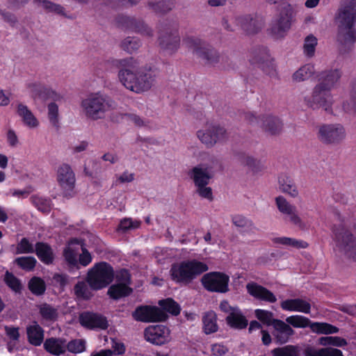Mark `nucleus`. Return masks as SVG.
<instances>
[{
    "label": "nucleus",
    "instance_id": "nucleus-1",
    "mask_svg": "<svg viewBox=\"0 0 356 356\" xmlns=\"http://www.w3.org/2000/svg\"><path fill=\"white\" fill-rule=\"evenodd\" d=\"M118 63L122 67L118 73L119 79L128 90L141 93L154 85L159 74L156 69L149 67L138 70L140 63L133 57L121 59Z\"/></svg>",
    "mask_w": 356,
    "mask_h": 356
},
{
    "label": "nucleus",
    "instance_id": "nucleus-2",
    "mask_svg": "<svg viewBox=\"0 0 356 356\" xmlns=\"http://www.w3.org/2000/svg\"><path fill=\"white\" fill-rule=\"evenodd\" d=\"M318 76L320 83L314 87L312 95L305 97V100L307 105L313 109L322 107L326 112L332 113L331 90L341 78V72L339 70H331L321 72Z\"/></svg>",
    "mask_w": 356,
    "mask_h": 356
},
{
    "label": "nucleus",
    "instance_id": "nucleus-3",
    "mask_svg": "<svg viewBox=\"0 0 356 356\" xmlns=\"http://www.w3.org/2000/svg\"><path fill=\"white\" fill-rule=\"evenodd\" d=\"M336 19L339 22V39L346 44H353L356 42V0L341 1Z\"/></svg>",
    "mask_w": 356,
    "mask_h": 356
},
{
    "label": "nucleus",
    "instance_id": "nucleus-4",
    "mask_svg": "<svg viewBox=\"0 0 356 356\" xmlns=\"http://www.w3.org/2000/svg\"><path fill=\"white\" fill-rule=\"evenodd\" d=\"M208 270L209 267L206 263L193 259L172 264L170 275L171 280L175 282L188 284Z\"/></svg>",
    "mask_w": 356,
    "mask_h": 356
},
{
    "label": "nucleus",
    "instance_id": "nucleus-5",
    "mask_svg": "<svg viewBox=\"0 0 356 356\" xmlns=\"http://www.w3.org/2000/svg\"><path fill=\"white\" fill-rule=\"evenodd\" d=\"M114 277L113 266L106 261H100L88 270L86 280L92 290L99 291L108 286Z\"/></svg>",
    "mask_w": 356,
    "mask_h": 356
},
{
    "label": "nucleus",
    "instance_id": "nucleus-6",
    "mask_svg": "<svg viewBox=\"0 0 356 356\" xmlns=\"http://www.w3.org/2000/svg\"><path fill=\"white\" fill-rule=\"evenodd\" d=\"M263 25L262 20L256 15L227 16L222 19V26L228 31H234L240 27L246 34L258 33Z\"/></svg>",
    "mask_w": 356,
    "mask_h": 356
},
{
    "label": "nucleus",
    "instance_id": "nucleus-7",
    "mask_svg": "<svg viewBox=\"0 0 356 356\" xmlns=\"http://www.w3.org/2000/svg\"><path fill=\"white\" fill-rule=\"evenodd\" d=\"M177 22H165L161 23L159 26V43L164 51L173 54L179 47L180 37Z\"/></svg>",
    "mask_w": 356,
    "mask_h": 356
},
{
    "label": "nucleus",
    "instance_id": "nucleus-8",
    "mask_svg": "<svg viewBox=\"0 0 356 356\" xmlns=\"http://www.w3.org/2000/svg\"><path fill=\"white\" fill-rule=\"evenodd\" d=\"M81 106L88 118L97 120L102 118L106 111L114 108L115 102L106 96L96 93L83 99Z\"/></svg>",
    "mask_w": 356,
    "mask_h": 356
},
{
    "label": "nucleus",
    "instance_id": "nucleus-9",
    "mask_svg": "<svg viewBox=\"0 0 356 356\" xmlns=\"http://www.w3.org/2000/svg\"><path fill=\"white\" fill-rule=\"evenodd\" d=\"M248 57L249 63L253 67L261 69L270 77L277 76L274 60L269 54L267 47L257 46L252 48Z\"/></svg>",
    "mask_w": 356,
    "mask_h": 356
},
{
    "label": "nucleus",
    "instance_id": "nucleus-10",
    "mask_svg": "<svg viewBox=\"0 0 356 356\" xmlns=\"http://www.w3.org/2000/svg\"><path fill=\"white\" fill-rule=\"evenodd\" d=\"M192 179L195 188L196 193L202 198L209 200H213V192L211 187L208 186L213 175L207 168H202V165L193 167L188 173Z\"/></svg>",
    "mask_w": 356,
    "mask_h": 356
},
{
    "label": "nucleus",
    "instance_id": "nucleus-11",
    "mask_svg": "<svg viewBox=\"0 0 356 356\" xmlns=\"http://www.w3.org/2000/svg\"><path fill=\"white\" fill-rule=\"evenodd\" d=\"M293 18V9L291 5L288 3H282L277 16L271 24V35L275 38L284 37L291 29Z\"/></svg>",
    "mask_w": 356,
    "mask_h": 356
},
{
    "label": "nucleus",
    "instance_id": "nucleus-12",
    "mask_svg": "<svg viewBox=\"0 0 356 356\" xmlns=\"http://www.w3.org/2000/svg\"><path fill=\"white\" fill-rule=\"evenodd\" d=\"M183 43L189 49H193L197 56L204 60L207 64L213 65L219 61L218 52L209 44L194 37L184 38Z\"/></svg>",
    "mask_w": 356,
    "mask_h": 356
},
{
    "label": "nucleus",
    "instance_id": "nucleus-13",
    "mask_svg": "<svg viewBox=\"0 0 356 356\" xmlns=\"http://www.w3.org/2000/svg\"><path fill=\"white\" fill-rule=\"evenodd\" d=\"M334 240L337 246L345 254L356 261V239L343 225L333 227Z\"/></svg>",
    "mask_w": 356,
    "mask_h": 356
},
{
    "label": "nucleus",
    "instance_id": "nucleus-14",
    "mask_svg": "<svg viewBox=\"0 0 356 356\" xmlns=\"http://www.w3.org/2000/svg\"><path fill=\"white\" fill-rule=\"evenodd\" d=\"M346 130L341 124H324L319 127L318 140L326 145H338L346 138Z\"/></svg>",
    "mask_w": 356,
    "mask_h": 356
},
{
    "label": "nucleus",
    "instance_id": "nucleus-15",
    "mask_svg": "<svg viewBox=\"0 0 356 356\" xmlns=\"http://www.w3.org/2000/svg\"><path fill=\"white\" fill-rule=\"evenodd\" d=\"M229 277L221 272H210L203 275L201 282L210 292L225 293L229 291Z\"/></svg>",
    "mask_w": 356,
    "mask_h": 356
},
{
    "label": "nucleus",
    "instance_id": "nucleus-16",
    "mask_svg": "<svg viewBox=\"0 0 356 356\" xmlns=\"http://www.w3.org/2000/svg\"><path fill=\"white\" fill-rule=\"evenodd\" d=\"M244 118L249 124L260 126L266 132L270 135L279 134L282 129V122L275 116L264 115L262 118H260L248 112L244 114Z\"/></svg>",
    "mask_w": 356,
    "mask_h": 356
},
{
    "label": "nucleus",
    "instance_id": "nucleus-17",
    "mask_svg": "<svg viewBox=\"0 0 356 356\" xmlns=\"http://www.w3.org/2000/svg\"><path fill=\"white\" fill-rule=\"evenodd\" d=\"M132 316L136 321L140 322H161L168 318L165 312L160 308L148 305L137 307L132 313Z\"/></svg>",
    "mask_w": 356,
    "mask_h": 356
},
{
    "label": "nucleus",
    "instance_id": "nucleus-18",
    "mask_svg": "<svg viewBox=\"0 0 356 356\" xmlns=\"http://www.w3.org/2000/svg\"><path fill=\"white\" fill-rule=\"evenodd\" d=\"M57 180L64 196L72 197L74 194L75 175L70 165L63 163L58 169Z\"/></svg>",
    "mask_w": 356,
    "mask_h": 356
},
{
    "label": "nucleus",
    "instance_id": "nucleus-19",
    "mask_svg": "<svg viewBox=\"0 0 356 356\" xmlns=\"http://www.w3.org/2000/svg\"><path fill=\"white\" fill-rule=\"evenodd\" d=\"M115 22L118 26L122 29L136 32L143 35L149 37L153 35L152 29L141 19L126 15H119L116 17Z\"/></svg>",
    "mask_w": 356,
    "mask_h": 356
},
{
    "label": "nucleus",
    "instance_id": "nucleus-20",
    "mask_svg": "<svg viewBox=\"0 0 356 356\" xmlns=\"http://www.w3.org/2000/svg\"><path fill=\"white\" fill-rule=\"evenodd\" d=\"M79 321L81 326L90 330H105L109 325L106 316L89 311L81 313Z\"/></svg>",
    "mask_w": 356,
    "mask_h": 356
},
{
    "label": "nucleus",
    "instance_id": "nucleus-21",
    "mask_svg": "<svg viewBox=\"0 0 356 356\" xmlns=\"http://www.w3.org/2000/svg\"><path fill=\"white\" fill-rule=\"evenodd\" d=\"M197 136L202 143L207 147H212L217 142L225 140L227 137V133L223 127L211 124L205 130L197 131Z\"/></svg>",
    "mask_w": 356,
    "mask_h": 356
},
{
    "label": "nucleus",
    "instance_id": "nucleus-22",
    "mask_svg": "<svg viewBox=\"0 0 356 356\" xmlns=\"http://www.w3.org/2000/svg\"><path fill=\"white\" fill-rule=\"evenodd\" d=\"M144 337L147 341L161 346L168 342L170 339V330L163 325H149L145 329Z\"/></svg>",
    "mask_w": 356,
    "mask_h": 356
},
{
    "label": "nucleus",
    "instance_id": "nucleus-23",
    "mask_svg": "<svg viewBox=\"0 0 356 356\" xmlns=\"http://www.w3.org/2000/svg\"><path fill=\"white\" fill-rule=\"evenodd\" d=\"M277 207L280 213L289 217L290 222L301 230L307 228V225L297 214L296 207L291 204L283 196L275 198Z\"/></svg>",
    "mask_w": 356,
    "mask_h": 356
},
{
    "label": "nucleus",
    "instance_id": "nucleus-24",
    "mask_svg": "<svg viewBox=\"0 0 356 356\" xmlns=\"http://www.w3.org/2000/svg\"><path fill=\"white\" fill-rule=\"evenodd\" d=\"M295 330L285 321L278 319L275 321L272 335L276 344L284 345L291 341L295 335Z\"/></svg>",
    "mask_w": 356,
    "mask_h": 356
},
{
    "label": "nucleus",
    "instance_id": "nucleus-25",
    "mask_svg": "<svg viewBox=\"0 0 356 356\" xmlns=\"http://www.w3.org/2000/svg\"><path fill=\"white\" fill-rule=\"evenodd\" d=\"M246 289L248 293L257 300L269 303H275L277 301V298L273 292L256 282L248 283Z\"/></svg>",
    "mask_w": 356,
    "mask_h": 356
},
{
    "label": "nucleus",
    "instance_id": "nucleus-26",
    "mask_svg": "<svg viewBox=\"0 0 356 356\" xmlns=\"http://www.w3.org/2000/svg\"><path fill=\"white\" fill-rule=\"evenodd\" d=\"M29 88L31 89V95L34 99L38 98L42 100L51 99L54 102L59 101L61 99V96L56 91L37 83L29 84Z\"/></svg>",
    "mask_w": 356,
    "mask_h": 356
},
{
    "label": "nucleus",
    "instance_id": "nucleus-27",
    "mask_svg": "<svg viewBox=\"0 0 356 356\" xmlns=\"http://www.w3.org/2000/svg\"><path fill=\"white\" fill-rule=\"evenodd\" d=\"M281 308L285 311L298 312L304 314H309L311 304L301 298L287 299L280 304Z\"/></svg>",
    "mask_w": 356,
    "mask_h": 356
},
{
    "label": "nucleus",
    "instance_id": "nucleus-28",
    "mask_svg": "<svg viewBox=\"0 0 356 356\" xmlns=\"http://www.w3.org/2000/svg\"><path fill=\"white\" fill-rule=\"evenodd\" d=\"M225 321L229 327L235 330L245 329L248 325V319L238 307H236L234 312L227 316Z\"/></svg>",
    "mask_w": 356,
    "mask_h": 356
},
{
    "label": "nucleus",
    "instance_id": "nucleus-29",
    "mask_svg": "<svg viewBox=\"0 0 356 356\" xmlns=\"http://www.w3.org/2000/svg\"><path fill=\"white\" fill-rule=\"evenodd\" d=\"M26 335L30 344L39 346L44 341V331L36 321H34L32 325L26 327Z\"/></svg>",
    "mask_w": 356,
    "mask_h": 356
},
{
    "label": "nucleus",
    "instance_id": "nucleus-30",
    "mask_svg": "<svg viewBox=\"0 0 356 356\" xmlns=\"http://www.w3.org/2000/svg\"><path fill=\"white\" fill-rule=\"evenodd\" d=\"M35 254L44 264L49 265L54 262V254L50 245L44 242H37L35 245Z\"/></svg>",
    "mask_w": 356,
    "mask_h": 356
},
{
    "label": "nucleus",
    "instance_id": "nucleus-31",
    "mask_svg": "<svg viewBox=\"0 0 356 356\" xmlns=\"http://www.w3.org/2000/svg\"><path fill=\"white\" fill-rule=\"evenodd\" d=\"M44 349L49 353L59 356L65 353V341L60 338H47L43 343Z\"/></svg>",
    "mask_w": 356,
    "mask_h": 356
},
{
    "label": "nucleus",
    "instance_id": "nucleus-32",
    "mask_svg": "<svg viewBox=\"0 0 356 356\" xmlns=\"http://www.w3.org/2000/svg\"><path fill=\"white\" fill-rule=\"evenodd\" d=\"M202 331L206 334H211L218 330L217 315L212 311H208L202 314Z\"/></svg>",
    "mask_w": 356,
    "mask_h": 356
},
{
    "label": "nucleus",
    "instance_id": "nucleus-33",
    "mask_svg": "<svg viewBox=\"0 0 356 356\" xmlns=\"http://www.w3.org/2000/svg\"><path fill=\"white\" fill-rule=\"evenodd\" d=\"M17 113L22 118L24 124L29 128H35L39 125L38 119L26 105L22 103L18 104Z\"/></svg>",
    "mask_w": 356,
    "mask_h": 356
},
{
    "label": "nucleus",
    "instance_id": "nucleus-34",
    "mask_svg": "<svg viewBox=\"0 0 356 356\" xmlns=\"http://www.w3.org/2000/svg\"><path fill=\"white\" fill-rule=\"evenodd\" d=\"M280 188L283 193L289 194L292 197H298L299 193L293 180L286 175H282L278 178Z\"/></svg>",
    "mask_w": 356,
    "mask_h": 356
},
{
    "label": "nucleus",
    "instance_id": "nucleus-35",
    "mask_svg": "<svg viewBox=\"0 0 356 356\" xmlns=\"http://www.w3.org/2000/svg\"><path fill=\"white\" fill-rule=\"evenodd\" d=\"M132 291V289L129 286L117 283L108 288L107 294L113 300H119L129 296Z\"/></svg>",
    "mask_w": 356,
    "mask_h": 356
},
{
    "label": "nucleus",
    "instance_id": "nucleus-36",
    "mask_svg": "<svg viewBox=\"0 0 356 356\" xmlns=\"http://www.w3.org/2000/svg\"><path fill=\"white\" fill-rule=\"evenodd\" d=\"M39 314L42 319L46 322L54 323L58 320V309L48 303H42L38 307Z\"/></svg>",
    "mask_w": 356,
    "mask_h": 356
},
{
    "label": "nucleus",
    "instance_id": "nucleus-37",
    "mask_svg": "<svg viewBox=\"0 0 356 356\" xmlns=\"http://www.w3.org/2000/svg\"><path fill=\"white\" fill-rule=\"evenodd\" d=\"M175 0H161L156 2L149 1L147 3V6L149 9L152 10L156 14H165L172 10L175 7Z\"/></svg>",
    "mask_w": 356,
    "mask_h": 356
},
{
    "label": "nucleus",
    "instance_id": "nucleus-38",
    "mask_svg": "<svg viewBox=\"0 0 356 356\" xmlns=\"http://www.w3.org/2000/svg\"><path fill=\"white\" fill-rule=\"evenodd\" d=\"M310 329L312 332L318 334H331L338 333L339 329L328 323L324 322H312Z\"/></svg>",
    "mask_w": 356,
    "mask_h": 356
},
{
    "label": "nucleus",
    "instance_id": "nucleus-39",
    "mask_svg": "<svg viewBox=\"0 0 356 356\" xmlns=\"http://www.w3.org/2000/svg\"><path fill=\"white\" fill-rule=\"evenodd\" d=\"M272 241L275 244L291 246L297 249H305L309 246L308 243L305 241L286 236L275 237L272 239Z\"/></svg>",
    "mask_w": 356,
    "mask_h": 356
},
{
    "label": "nucleus",
    "instance_id": "nucleus-40",
    "mask_svg": "<svg viewBox=\"0 0 356 356\" xmlns=\"http://www.w3.org/2000/svg\"><path fill=\"white\" fill-rule=\"evenodd\" d=\"M305 356H343L341 350L334 348H323L315 350L312 348H307L305 350Z\"/></svg>",
    "mask_w": 356,
    "mask_h": 356
},
{
    "label": "nucleus",
    "instance_id": "nucleus-41",
    "mask_svg": "<svg viewBox=\"0 0 356 356\" xmlns=\"http://www.w3.org/2000/svg\"><path fill=\"white\" fill-rule=\"evenodd\" d=\"M285 321L292 328H310L312 323L309 318L302 315H292L286 317Z\"/></svg>",
    "mask_w": 356,
    "mask_h": 356
},
{
    "label": "nucleus",
    "instance_id": "nucleus-42",
    "mask_svg": "<svg viewBox=\"0 0 356 356\" xmlns=\"http://www.w3.org/2000/svg\"><path fill=\"white\" fill-rule=\"evenodd\" d=\"M34 3L42 7L48 13H54L66 17L65 8L60 4L53 3L49 0H34Z\"/></svg>",
    "mask_w": 356,
    "mask_h": 356
},
{
    "label": "nucleus",
    "instance_id": "nucleus-43",
    "mask_svg": "<svg viewBox=\"0 0 356 356\" xmlns=\"http://www.w3.org/2000/svg\"><path fill=\"white\" fill-rule=\"evenodd\" d=\"M232 222L236 227L241 229L239 232L241 234L252 232L255 228L251 220L241 215L233 216Z\"/></svg>",
    "mask_w": 356,
    "mask_h": 356
},
{
    "label": "nucleus",
    "instance_id": "nucleus-44",
    "mask_svg": "<svg viewBox=\"0 0 356 356\" xmlns=\"http://www.w3.org/2000/svg\"><path fill=\"white\" fill-rule=\"evenodd\" d=\"M28 288L35 296H42L46 291V284L44 281L39 277H32L29 283Z\"/></svg>",
    "mask_w": 356,
    "mask_h": 356
},
{
    "label": "nucleus",
    "instance_id": "nucleus-45",
    "mask_svg": "<svg viewBox=\"0 0 356 356\" xmlns=\"http://www.w3.org/2000/svg\"><path fill=\"white\" fill-rule=\"evenodd\" d=\"M273 356H300V348L297 346L286 345L271 350Z\"/></svg>",
    "mask_w": 356,
    "mask_h": 356
},
{
    "label": "nucleus",
    "instance_id": "nucleus-46",
    "mask_svg": "<svg viewBox=\"0 0 356 356\" xmlns=\"http://www.w3.org/2000/svg\"><path fill=\"white\" fill-rule=\"evenodd\" d=\"M159 305L161 307V310L165 311L172 315L177 316L179 314L181 308L179 304L172 298H168L159 301Z\"/></svg>",
    "mask_w": 356,
    "mask_h": 356
},
{
    "label": "nucleus",
    "instance_id": "nucleus-47",
    "mask_svg": "<svg viewBox=\"0 0 356 356\" xmlns=\"http://www.w3.org/2000/svg\"><path fill=\"white\" fill-rule=\"evenodd\" d=\"M3 282L15 293H21L22 290L21 281L8 270H6L4 275Z\"/></svg>",
    "mask_w": 356,
    "mask_h": 356
},
{
    "label": "nucleus",
    "instance_id": "nucleus-48",
    "mask_svg": "<svg viewBox=\"0 0 356 356\" xmlns=\"http://www.w3.org/2000/svg\"><path fill=\"white\" fill-rule=\"evenodd\" d=\"M314 73V65L307 64L302 66L293 74V79L296 81H303L310 78Z\"/></svg>",
    "mask_w": 356,
    "mask_h": 356
},
{
    "label": "nucleus",
    "instance_id": "nucleus-49",
    "mask_svg": "<svg viewBox=\"0 0 356 356\" xmlns=\"http://www.w3.org/2000/svg\"><path fill=\"white\" fill-rule=\"evenodd\" d=\"M241 162L245 166H248L253 173L261 172L264 166L261 161H257L253 157L246 155L240 156Z\"/></svg>",
    "mask_w": 356,
    "mask_h": 356
},
{
    "label": "nucleus",
    "instance_id": "nucleus-50",
    "mask_svg": "<svg viewBox=\"0 0 356 356\" xmlns=\"http://www.w3.org/2000/svg\"><path fill=\"white\" fill-rule=\"evenodd\" d=\"M120 46L124 51L132 54L140 47L141 42L136 37H127L122 41Z\"/></svg>",
    "mask_w": 356,
    "mask_h": 356
},
{
    "label": "nucleus",
    "instance_id": "nucleus-51",
    "mask_svg": "<svg viewBox=\"0 0 356 356\" xmlns=\"http://www.w3.org/2000/svg\"><path fill=\"white\" fill-rule=\"evenodd\" d=\"M317 44V38L314 35L312 34L307 35L305 39L303 44L304 54L308 58L313 57L315 54Z\"/></svg>",
    "mask_w": 356,
    "mask_h": 356
},
{
    "label": "nucleus",
    "instance_id": "nucleus-52",
    "mask_svg": "<svg viewBox=\"0 0 356 356\" xmlns=\"http://www.w3.org/2000/svg\"><path fill=\"white\" fill-rule=\"evenodd\" d=\"M319 344L327 346H333L336 347H343L348 344L347 341L340 337H321L318 339Z\"/></svg>",
    "mask_w": 356,
    "mask_h": 356
},
{
    "label": "nucleus",
    "instance_id": "nucleus-53",
    "mask_svg": "<svg viewBox=\"0 0 356 356\" xmlns=\"http://www.w3.org/2000/svg\"><path fill=\"white\" fill-rule=\"evenodd\" d=\"M254 314L259 321L268 326L273 327L275 325V321L278 320L273 318V312L264 309H257L254 311Z\"/></svg>",
    "mask_w": 356,
    "mask_h": 356
},
{
    "label": "nucleus",
    "instance_id": "nucleus-54",
    "mask_svg": "<svg viewBox=\"0 0 356 356\" xmlns=\"http://www.w3.org/2000/svg\"><path fill=\"white\" fill-rule=\"evenodd\" d=\"M74 294L77 298L88 300L92 297V292L83 282H78L74 287Z\"/></svg>",
    "mask_w": 356,
    "mask_h": 356
},
{
    "label": "nucleus",
    "instance_id": "nucleus-55",
    "mask_svg": "<svg viewBox=\"0 0 356 356\" xmlns=\"http://www.w3.org/2000/svg\"><path fill=\"white\" fill-rule=\"evenodd\" d=\"M37 261L33 257H21L15 259V264L22 270L26 271L32 270L35 265Z\"/></svg>",
    "mask_w": 356,
    "mask_h": 356
},
{
    "label": "nucleus",
    "instance_id": "nucleus-56",
    "mask_svg": "<svg viewBox=\"0 0 356 356\" xmlns=\"http://www.w3.org/2000/svg\"><path fill=\"white\" fill-rule=\"evenodd\" d=\"M66 350L72 353H80L86 350V341L83 339H73L65 344Z\"/></svg>",
    "mask_w": 356,
    "mask_h": 356
},
{
    "label": "nucleus",
    "instance_id": "nucleus-57",
    "mask_svg": "<svg viewBox=\"0 0 356 356\" xmlns=\"http://www.w3.org/2000/svg\"><path fill=\"white\" fill-rule=\"evenodd\" d=\"M343 109L345 112H354L356 114V80L352 83L350 91V102L343 103Z\"/></svg>",
    "mask_w": 356,
    "mask_h": 356
},
{
    "label": "nucleus",
    "instance_id": "nucleus-58",
    "mask_svg": "<svg viewBox=\"0 0 356 356\" xmlns=\"http://www.w3.org/2000/svg\"><path fill=\"white\" fill-rule=\"evenodd\" d=\"M48 118L50 123L55 127H59L58 122V106L55 102L48 104Z\"/></svg>",
    "mask_w": 356,
    "mask_h": 356
},
{
    "label": "nucleus",
    "instance_id": "nucleus-59",
    "mask_svg": "<svg viewBox=\"0 0 356 356\" xmlns=\"http://www.w3.org/2000/svg\"><path fill=\"white\" fill-rule=\"evenodd\" d=\"M140 226V221L133 220L131 218H124L120 220L118 229L126 232L131 229H135Z\"/></svg>",
    "mask_w": 356,
    "mask_h": 356
},
{
    "label": "nucleus",
    "instance_id": "nucleus-60",
    "mask_svg": "<svg viewBox=\"0 0 356 356\" xmlns=\"http://www.w3.org/2000/svg\"><path fill=\"white\" fill-rule=\"evenodd\" d=\"M63 257L70 268H79L76 259V253L70 247H67L63 250Z\"/></svg>",
    "mask_w": 356,
    "mask_h": 356
},
{
    "label": "nucleus",
    "instance_id": "nucleus-61",
    "mask_svg": "<svg viewBox=\"0 0 356 356\" xmlns=\"http://www.w3.org/2000/svg\"><path fill=\"white\" fill-rule=\"evenodd\" d=\"M33 202L35 207L40 211L47 213L50 211V200L39 196H34L33 197Z\"/></svg>",
    "mask_w": 356,
    "mask_h": 356
},
{
    "label": "nucleus",
    "instance_id": "nucleus-62",
    "mask_svg": "<svg viewBox=\"0 0 356 356\" xmlns=\"http://www.w3.org/2000/svg\"><path fill=\"white\" fill-rule=\"evenodd\" d=\"M34 247L26 238H22L17 243L16 248L17 254H29L34 252Z\"/></svg>",
    "mask_w": 356,
    "mask_h": 356
},
{
    "label": "nucleus",
    "instance_id": "nucleus-63",
    "mask_svg": "<svg viewBox=\"0 0 356 356\" xmlns=\"http://www.w3.org/2000/svg\"><path fill=\"white\" fill-rule=\"evenodd\" d=\"M104 3L112 8H117L122 6H134L140 1V0H103Z\"/></svg>",
    "mask_w": 356,
    "mask_h": 356
},
{
    "label": "nucleus",
    "instance_id": "nucleus-64",
    "mask_svg": "<svg viewBox=\"0 0 356 356\" xmlns=\"http://www.w3.org/2000/svg\"><path fill=\"white\" fill-rule=\"evenodd\" d=\"M116 281L118 284H126L129 286L131 283V274L129 270L126 268H121L118 270L115 275Z\"/></svg>",
    "mask_w": 356,
    "mask_h": 356
}]
</instances>
